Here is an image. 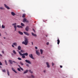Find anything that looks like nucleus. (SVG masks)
<instances>
[{
	"mask_svg": "<svg viewBox=\"0 0 78 78\" xmlns=\"http://www.w3.org/2000/svg\"><path fill=\"white\" fill-rule=\"evenodd\" d=\"M60 68H62V66H60Z\"/></svg>",
	"mask_w": 78,
	"mask_h": 78,
	"instance_id": "44",
	"label": "nucleus"
},
{
	"mask_svg": "<svg viewBox=\"0 0 78 78\" xmlns=\"http://www.w3.org/2000/svg\"><path fill=\"white\" fill-rule=\"evenodd\" d=\"M29 72L30 73H31L32 74L33 73V72L31 71V70H29Z\"/></svg>",
	"mask_w": 78,
	"mask_h": 78,
	"instance_id": "27",
	"label": "nucleus"
},
{
	"mask_svg": "<svg viewBox=\"0 0 78 78\" xmlns=\"http://www.w3.org/2000/svg\"><path fill=\"white\" fill-rule=\"evenodd\" d=\"M2 64L1 63V62H0V66H2Z\"/></svg>",
	"mask_w": 78,
	"mask_h": 78,
	"instance_id": "41",
	"label": "nucleus"
},
{
	"mask_svg": "<svg viewBox=\"0 0 78 78\" xmlns=\"http://www.w3.org/2000/svg\"><path fill=\"white\" fill-rule=\"evenodd\" d=\"M7 74H8V76H9L10 75V74H9V70H8V69H7Z\"/></svg>",
	"mask_w": 78,
	"mask_h": 78,
	"instance_id": "17",
	"label": "nucleus"
},
{
	"mask_svg": "<svg viewBox=\"0 0 78 78\" xmlns=\"http://www.w3.org/2000/svg\"><path fill=\"white\" fill-rule=\"evenodd\" d=\"M25 62L26 63H28L29 64H31V62H30L29 61V60H25Z\"/></svg>",
	"mask_w": 78,
	"mask_h": 78,
	"instance_id": "4",
	"label": "nucleus"
},
{
	"mask_svg": "<svg viewBox=\"0 0 78 78\" xmlns=\"http://www.w3.org/2000/svg\"><path fill=\"white\" fill-rule=\"evenodd\" d=\"M35 49H37V47H35Z\"/></svg>",
	"mask_w": 78,
	"mask_h": 78,
	"instance_id": "48",
	"label": "nucleus"
},
{
	"mask_svg": "<svg viewBox=\"0 0 78 78\" xmlns=\"http://www.w3.org/2000/svg\"><path fill=\"white\" fill-rule=\"evenodd\" d=\"M19 50H20L21 49H19Z\"/></svg>",
	"mask_w": 78,
	"mask_h": 78,
	"instance_id": "59",
	"label": "nucleus"
},
{
	"mask_svg": "<svg viewBox=\"0 0 78 78\" xmlns=\"http://www.w3.org/2000/svg\"><path fill=\"white\" fill-rule=\"evenodd\" d=\"M18 59L19 60H22L21 58H20V57L18 58Z\"/></svg>",
	"mask_w": 78,
	"mask_h": 78,
	"instance_id": "34",
	"label": "nucleus"
},
{
	"mask_svg": "<svg viewBox=\"0 0 78 78\" xmlns=\"http://www.w3.org/2000/svg\"><path fill=\"white\" fill-rule=\"evenodd\" d=\"M33 30L34 31V32L35 33H36V32H35V30H34V29H33Z\"/></svg>",
	"mask_w": 78,
	"mask_h": 78,
	"instance_id": "45",
	"label": "nucleus"
},
{
	"mask_svg": "<svg viewBox=\"0 0 78 78\" xmlns=\"http://www.w3.org/2000/svg\"><path fill=\"white\" fill-rule=\"evenodd\" d=\"M26 15V14H23V16H22V17L23 18H24L25 17V16Z\"/></svg>",
	"mask_w": 78,
	"mask_h": 78,
	"instance_id": "21",
	"label": "nucleus"
},
{
	"mask_svg": "<svg viewBox=\"0 0 78 78\" xmlns=\"http://www.w3.org/2000/svg\"><path fill=\"white\" fill-rule=\"evenodd\" d=\"M23 55H24V56H28V54L27 53H24L23 54Z\"/></svg>",
	"mask_w": 78,
	"mask_h": 78,
	"instance_id": "15",
	"label": "nucleus"
},
{
	"mask_svg": "<svg viewBox=\"0 0 78 78\" xmlns=\"http://www.w3.org/2000/svg\"><path fill=\"white\" fill-rule=\"evenodd\" d=\"M11 14L13 16H14L15 15H16V14L15 13L13 12H11Z\"/></svg>",
	"mask_w": 78,
	"mask_h": 78,
	"instance_id": "18",
	"label": "nucleus"
},
{
	"mask_svg": "<svg viewBox=\"0 0 78 78\" xmlns=\"http://www.w3.org/2000/svg\"><path fill=\"white\" fill-rule=\"evenodd\" d=\"M1 36V34L0 33V36Z\"/></svg>",
	"mask_w": 78,
	"mask_h": 78,
	"instance_id": "58",
	"label": "nucleus"
},
{
	"mask_svg": "<svg viewBox=\"0 0 78 78\" xmlns=\"http://www.w3.org/2000/svg\"><path fill=\"white\" fill-rule=\"evenodd\" d=\"M2 28H5V26L3 25H2Z\"/></svg>",
	"mask_w": 78,
	"mask_h": 78,
	"instance_id": "32",
	"label": "nucleus"
},
{
	"mask_svg": "<svg viewBox=\"0 0 78 78\" xmlns=\"http://www.w3.org/2000/svg\"><path fill=\"white\" fill-rule=\"evenodd\" d=\"M26 22L27 23H28L29 22L28 21V20H27L26 18H24L23 20V22Z\"/></svg>",
	"mask_w": 78,
	"mask_h": 78,
	"instance_id": "6",
	"label": "nucleus"
},
{
	"mask_svg": "<svg viewBox=\"0 0 78 78\" xmlns=\"http://www.w3.org/2000/svg\"><path fill=\"white\" fill-rule=\"evenodd\" d=\"M29 29V27L28 26H27V27L25 28V30L27 31H28Z\"/></svg>",
	"mask_w": 78,
	"mask_h": 78,
	"instance_id": "12",
	"label": "nucleus"
},
{
	"mask_svg": "<svg viewBox=\"0 0 78 78\" xmlns=\"http://www.w3.org/2000/svg\"><path fill=\"white\" fill-rule=\"evenodd\" d=\"M28 70H26L23 73V74H25L27 73H28Z\"/></svg>",
	"mask_w": 78,
	"mask_h": 78,
	"instance_id": "14",
	"label": "nucleus"
},
{
	"mask_svg": "<svg viewBox=\"0 0 78 78\" xmlns=\"http://www.w3.org/2000/svg\"><path fill=\"white\" fill-rule=\"evenodd\" d=\"M32 45H33V42H32Z\"/></svg>",
	"mask_w": 78,
	"mask_h": 78,
	"instance_id": "55",
	"label": "nucleus"
},
{
	"mask_svg": "<svg viewBox=\"0 0 78 78\" xmlns=\"http://www.w3.org/2000/svg\"><path fill=\"white\" fill-rule=\"evenodd\" d=\"M5 65H6L7 66V65H8L7 62H5Z\"/></svg>",
	"mask_w": 78,
	"mask_h": 78,
	"instance_id": "46",
	"label": "nucleus"
},
{
	"mask_svg": "<svg viewBox=\"0 0 78 78\" xmlns=\"http://www.w3.org/2000/svg\"><path fill=\"white\" fill-rule=\"evenodd\" d=\"M12 70L15 73H17V72L13 68H12Z\"/></svg>",
	"mask_w": 78,
	"mask_h": 78,
	"instance_id": "9",
	"label": "nucleus"
},
{
	"mask_svg": "<svg viewBox=\"0 0 78 78\" xmlns=\"http://www.w3.org/2000/svg\"><path fill=\"white\" fill-rule=\"evenodd\" d=\"M31 76L33 78H35L34 76H33V75H31Z\"/></svg>",
	"mask_w": 78,
	"mask_h": 78,
	"instance_id": "38",
	"label": "nucleus"
},
{
	"mask_svg": "<svg viewBox=\"0 0 78 78\" xmlns=\"http://www.w3.org/2000/svg\"><path fill=\"white\" fill-rule=\"evenodd\" d=\"M13 45H15V46H16L17 44L15 42V43H13Z\"/></svg>",
	"mask_w": 78,
	"mask_h": 78,
	"instance_id": "19",
	"label": "nucleus"
},
{
	"mask_svg": "<svg viewBox=\"0 0 78 78\" xmlns=\"http://www.w3.org/2000/svg\"><path fill=\"white\" fill-rule=\"evenodd\" d=\"M14 45H13V44H12V47H13V48H15V47Z\"/></svg>",
	"mask_w": 78,
	"mask_h": 78,
	"instance_id": "40",
	"label": "nucleus"
},
{
	"mask_svg": "<svg viewBox=\"0 0 78 78\" xmlns=\"http://www.w3.org/2000/svg\"><path fill=\"white\" fill-rule=\"evenodd\" d=\"M21 25L23 27H24L25 26V25L23 23H21Z\"/></svg>",
	"mask_w": 78,
	"mask_h": 78,
	"instance_id": "26",
	"label": "nucleus"
},
{
	"mask_svg": "<svg viewBox=\"0 0 78 78\" xmlns=\"http://www.w3.org/2000/svg\"><path fill=\"white\" fill-rule=\"evenodd\" d=\"M46 64L48 68H49L50 67V66L49 64V63L48 62H46Z\"/></svg>",
	"mask_w": 78,
	"mask_h": 78,
	"instance_id": "13",
	"label": "nucleus"
},
{
	"mask_svg": "<svg viewBox=\"0 0 78 78\" xmlns=\"http://www.w3.org/2000/svg\"><path fill=\"white\" fill-rule=\"evenodd\" d=\"M4 38L5 39V37H4Z\"/></svg>",
	"mask_w": 78,
	"mask_h": 78,
	"instance_id": "56",
	"label": "nucleus"
},
{
	"mask_svg": "<svg viewBox=\"0 0 78 78\" xmlns=\"http://www.w3.org/2000/svg\"><path fill=\"white\" fill-rule=\"evenodd\" d=\"M2 71L3 73L6 72V70L5 69H2Z\"/></svg>",
	"mask_w": 78,
	"mask_h": 78,
	"instance_id": "29",
	"label": "nucleus"
},
{
	"mask_svg": "<svg viewBox=\"0 0 78 78\" xmlns=\"http://www.w3.org/2000/svg\"><path fill=\"white\" fill-rule=\"evenodd\" d=\"M26 66L27 67H29V65L28 64H27Z\"/></svg>",
	"mask_w": 78,
	"mask_h": 78,
	"instance_id": "42",
	"label": "nucleus"
},
{
	"mask_svg": "<svg viewBox=\"0 0 78 78\" xmlns=\"http://www.w3.org/2000/svg\"><path fill=\"white\" fill-rule=\"evenodd\" d=\"M32 35L34 36H35V37H37V35L36 34H34L32 32L31 33Z\"/></svg>",
	"mask_w": 78,
	"mask_h": 78,
	"instance_id": "10",
	"label": "nucleus"
},
{
	"mask_svg": "<svg viewBox=\"0 0 78 78\" xmlns=\"http://www.w3.org/2000/svg\"><path fill=\"white\" fill-rule=\"evenodd\" d=\"M55 64L54 63H53V62L52 63V66L53 67V66Z\"/></svg>",
	"mask_w": 78,
	"mask_h": 78,
	"instance_id": "43",
	"label": "nucleus"
},
{
	"mask_svg": "<svg viewBox=\"0 0 78 78\" xmlns=\"http://www.w3.org/2000/svg\"><path fill=\"white\" fill-rule=\"evenodd\" d=\"M13 53H14V54H15V55H16V52L15 51L13 50Z\"/></svg>",
	"mask_w": 78,
	"mask_h": 78,
	"instance_id": "28",
	"label": "nucleus"
},
{
	"mask_svg": "<svg viewBox=\"0 0 78 78\" xmlns=\"http://www.w3.org/2000/svg\"><path fill=\"white\" fill-rule=\"evenodd\" d=\"M0 24V28L1 27Z\"/></svg>",
	"mask_w": 78,
	"mask_h": 78,
	"instance_id": "57",
	"label": "nucleus"
},
{
	"mask_svg": "<svg viewBox=\"0 0 78 78\" xmlns=\"http://www.w3.org/2000/svg\"><path fill=\"white\" fill-rule=\"evenodd\" d=\"M18 66H19V68H20H20H21V67H20V66L19 65H18Z\"/></svg>",
	"mask_w": 78,
	"mask_h": 78,
	"instance_id": "51",
	"label": "nucleus"
},
{
	"mask_svg": "<svg viewBox=\"0 0 78 78\" xmlns=\"http://www.w3.org/2000/svg\"><path fill=\"white\" fill-rule=\"evenodd\" d=\"M60 42V41L59 40L58 38V39H57V44H58V45H59Z\"/></svg>",
	"mask_w": 78,
	"mask_h": 78,
	"instance_id": "11",
	"label": "nucleus"
},
{
	"mask_svg": "<svg viewBox=\"0 0 78 78\" xmlns=\"http://www.w3.org/2000/svg\"><path fill=\"white\" fill-rule=\"evenodd\" d=\"M46 72V71L45 70H44V73H45Z\"/></svg>",
	"mask_w": 78,
	"mask_h": 78,
	"instance_id": "49",
	"label": "nucleus"
},
{
	"mask_svg": "<svg viewBox=\"0 0 78 78\" xmlns=\"http://www.w3.org/2000/svg\"><path fill=\"white\" fill-rule=\"evenodd\" d=\"M17 70H18V71H21L20 69V68H17Z\"/></svg>",
	"mask_w": 78,
	"mask_h": 78,
	"instance_id": "35",
	"label": "nucleus"
},
{
	"mask_svg": "<svg viewBox=\"0 0 78 78\" xmlns=\"http://www.w3.org/2000/svg\"><path fill=\"white\" fill-rule=\"evenodd\" d=\"M1 66H0V68H1Z\"/></svg>",
	"mask_w": 78,
	"mask_h": 78,
	"instance_id": "62",
	"label": "nucleus"
},
{
	"mask_svg": "<svg viewBox=\"0 0 78 78\" xmlns=\"http://www.w3.org/2000/svg\"><path fill=\"white\" fill-rule=\"evenodd\" d=\"M29 78H31V77H29Z\"/></svg>",
	"mask_w": 78,
	"mask_h": 78,
	"instance_id": "60",
	"label": "nucleus"
},
{
	"mask_svg": "<svg viewBox=\"0 0 78 78\" xmlns=\"http://www.w3.org/2000/svg\"><path fill=\"white\" fill-rule=\"evenodd\" d=\"M4 5H5V7L7 9H10V8L8 6L6 5L5 4Z\"/></svg>",
	"mask_w": 78,
	"mask_h": 78,
	"instance_id": "8",
	"label": "nucleus"
},
{
	"mask_svg": "<svg viewBox=\"0 0 78 78\" xmlns=\"http://www.w3.org/2000/svg\"><path fill=\"white\" fill-rule=\"evenodd\" d=\"M20 69H21V70H22V71H23V69L22 68H20Z\"/></svg>",
	"mask_w": 78,
	"mask_h": 78,
	"instance_id": "39",
	"label": "nucleus"
},
{
	"mask_svg": "<svg viewBox=\"0 0 78 78\" xmlns=\"http://www.w3.org/2000/svg\"><path fill=\"white\" fill-rule=\"evenodd\" d=\"M18 33L20 34L21 35H22L23 34V32H21V31H18Z\"/></svg>",
	"mask_w": 78,
	"mask_h": 78,
	"instance_id": "16",
	"label": "nucleus"
},
{
	"mask_svg": "<svg viewBox=\"0 0 78 78\" xmlns=\"http://www.w3.org/2000/svg\"><path fill=\"white\" fill-rule=\"evenodd\" d=\"M23 33H24L26 35H27V36H29V35H30V34L28 33H27V32H25V31H24V32H23Z\"/></svg>",
	"mask_w": 78,
	"mask_h": 78,
	"instance_id": "7",
	"label": "nucleus"
},
{
	"mask_svg": "<svg viewBox=\"0 0 78 78\" xmlns=\"http://www.w3.org/2000/svg\"><path fill=\"white\" fill-rule=\"evenodd\" d=\"M2 53H3V54H4V51H2Z\"/></svg>",
	"mask_w": 78,
	"mask_h": 78,
	"instance_id": "50",
	"label": "nucleus"
},
{
	"mask_svg": "<svg viewBox=\"0 0 78 78\" xmlns=\"http://www.w3.org/2000/svg\"><path fill=\"white\" fill-rule=\"evenodd\" d=\"M21 47L20 46H18V49H21Z\"/></svg>",
	"mask_w": 78,
	"mask_h": 78,
	"instance_id": "30",
	"label": "nucleus"
},
{
	"mask_svg": "<svg viewBox=\"0 0 78 78\" xmlns=\"http://www.w3.org/2000/svg\"><path fill=\"white\" fill-rule=\"evenodd\" d=\"M28 43V38H25V39L24 41L22 42V44H24L25 45H27Z\"/></svg>",
	"mask_w": 78,
	"mask_h": 78,
	"instance_id": "1",
	"label": "nucleus"
},
{
	"mask_svg": "<svg viewBox=\"0 0 78 78\" xmlns=\"http://www.w3.org/2000/svg\"><path fill=\"white\" fill-rule=\"evenodd\" d=\"M12 56H13V55H14L13 54V53H12Z\"/></svg>",
	"mask_w": 78,
	"mask_h": 78,
	"instance_id": "53",
	"label": "nucleus"
},
{
	"mask_svg": "<svg viewBox=\"0 0 78 78\" xmlns=\"http://www.w3.org/2000/svg\"><path fill=\"white\" fill-rule=\"evenodd\" d=\"M14 27L15 28V31H16V26H14Z\"/></svg>",
	"mask_w": 78,
	"mask_h": 78,
	"instance_id": "25",
	"label": "nucleus"
},
{
	"mask_svg": "<svg viewBox=\"0 0 78 78\" xmlns=\"http://www.w3.org/2000/svg\"><path fill=\"white\" fill-rule=\"evenodd\" d=\"M49 43L48 42L47 43V45H49Z\"/></svg>",
	"mask_w": 78,
	"mask_h": 78,
	"instance_id": "47",
	"label": "nucleus"
},
{
	"mask_svg": "<svg viewBox=\"0 0 78 78\" xmlns=\"http://www.w3.org/2000/svg\"><path fill=\"white\" fill-rule=\"evenodd\" d=\"M22 56V57L23 58H25V56H24V55H23Z\"/></svg>",
	"mask_w": 78,
	"mask_h": 78,
	"instance_id": "31",
	"label": "nucleus"
},
{
	"mask_svg": "<svg viewBox=\"0 0 78 78\" xmlns=\"http://www.w3.org/2000/svg\"><path fill=\"white\" fill-rule=\"evenodd\" d=\"M46 36V37H47V36H47H47Z\"/></svg>",
	"mask_w": 78,
	"mask_h": 78,
	"instance_id": "61",
	"label": "nucleus"
},
{
	"mask_svg": "<svg viewBox=\"0 0 78 78\" xmlns=\"http://www.w3.org/2000/svg\"><path fill=\"white\" fill-rule=\"evenodd\" d=\"M16 25V23H13V24H12V26H16V25Z\"/></svg>",
	"mask_w": 78,
	"mask_h": 78,
	"instance_id": "36",
	"label": "nucleus"
},
{
	"mask_svg": "<svg viewBox=\"0 0 78 78\" xmlns=\"http://www.w3.org/2000/svg\"><path fill=\"white\" fill-rule=\"evenodd\" d=\"M9 62H10V63L11 64H13V62L17 64V62H15V61H12L11 60H9Z\"/></svg>",
	"mask_w": 78,
	"mask_h": 78,
	"instance_id": "2",
	"label": "nucleus"
},
{
	"mask_svg": "<svg viewBox=\"0 0 78 78\" xmlns=\"http://www.w3.org/2000/svg\"><path fill=\"white\" fill-rule=\"evenodd\" d=\"M24 50H21V52H22V53H24Z\"/></svg>",
	"mask_w": 78,
	"mask_h": 78,
	"instance_id": "37",
	"label": "nucleus"
},
{
	"mask_svg": "<svg viewBox=\"0 0 78 78\" xmlns=\"http://www.w3.org/2000/svg\"><path fill=\"white\" fill-rule=\"evenodd\" d=\"M36 54H37V55H38V56H39V55H40V53L37 50H36Z\"/></svg>",
	"mask_w": 78,
	"mask_h": 78,
	"instance_id": "5",
	"label": "nucleus"
},
{
	"mask_svg": "<svg viewBox=\"0 0 78 78\" xmlns=\"http://www.w3.org/2000/svg\"><path fill=\"white\" fill-rule=\"evenodd\" d=\"M40 51L41 52V55H42V54H43V51L42 49H41L40 50Z\"/></svg>",
	"mask_w": 78,
	"mask_h": 78,
	"instance_id": "24",
	"label": "nucleus"
},
{
	"mask_svg": "<svg viewBox=\"0 0 78 78\" xmlns=\"http://www.w3.org/2000/svg\"><path fill=\"white\" fill-rule=\"evenodd\" d=\"M29 56L30 58H31L34 59V58L33 57V55L32 54H31L30 55L29 54Z\"/></svg>",
	"mask_w": 78,
	"mask_h": 78,
	"instance_id": "3",
	"label": "nucleus"
},
{
	"mask_svg": "<svg viewBox=\"0 0 78 78\" xmlns=\"http://www.w3.org/2000/svg\"><path fill=\"white\" fill-rule=\"evenodd\" d=\"M18 27V28H22L23 27L21 26H20V25H17L16 26Z\"/></svg>",
	"mask_w": 78,
	"mask_h": 78,
	"instance_id": "20",
	"label": "nucleus"
},
{
	"mask_svg": "<svg viewBox=\"0 0 78 78\" xmlns=\"http://www.w3.org/2000/svg\"><path fill=\"white\" fill-rule=\"evenodd\" d=\"M0 56H2V55L1 54H0Z\"/></svg>",
	"mask_w": 78,
	"mask_h": 78,
	"instance_id": "52",
	"label": "nucleus"
},
{
	"mask_svg": "<svg viewBox=\"0 0 78 78\" xmlns=\"http://www.w3.org/2000/svg\"><path fill=\"white\" fill-rule=\"evenodd\" d=\"M20 64L22 66H23L24 65V64L22 62H20Z\"/></svg>",
	"mask_w": 78,
	"mask_h": 78,
	"instance_id": "23",
	"label": "nucleus"
},
{
	"mask_svg": "<svg viewBox=\"0 0 78 78\" xmlns=\"http://www.w3.org/2000/svg\"><path fill=\"white\" fill-rule=\"evenodd\" d=\"M5 63L7 62L6 60H5Z\"/></svg>",
	"mask_w": 78,
	"mask_h": 78,
	"instance_id": "54",
	"label": "nucleus"
},
{
	"mask_svg": "<svg viewBox=\"0 0 78 78\" xmlns=\"http://www.w3.org/2000/svg\"><path fill=\"white\" fill-rule=\"evenodd\" d=\"M19 53L20 55L21 56H22V55H23V54H22L19 51Z\"/></svg>",
	"mask_w": 78,
	"mask_h": 78,
	"instance_id": "22",
	"label": "nucleus"
},
{
	"mask_svg": "<svg viewBox=\"0 0 78 78\" xmlns=\"http://www.w3.org/2000/svg\"><path fill=\"white\" fill-rule=\"evenodd\" d=\"M0 9L1 10L4 9V8H3V7H0Z\"/></svg>",
	"mask_w": 78,
	"mask_h": 78,
	"instance_id": "33",
	"label": "nucleus"
}]
</instances>
